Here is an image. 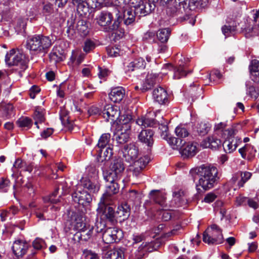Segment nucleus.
<instances>
[{"label":"nucleus","instance_id":"nucleus-1","mask_svg":"<svg viewBox=\"0 0 259 259\" xmlns=\"http://www.w3.org/2000/svg\"><path fill=\"white\" fill-rule=\"evenodd\" d=\"M192 174H195L198 177V184L196 185L198 191L201 186L205 191L212 188L219 179L218 171L217 167L213 166L203 165L191 171Z\"/></svg>","mask_w":259,"mask_h":259},{"label":"nucleus","instance_id":"nucleus-2","mask_svg":"<svg viewBox=\"0 0 259 259\" xmlns=\"http://www.w3.org/2000/svg\"><path fill=\"white\" fill-rule=\"evenodd\" d=\"M53 45L50 36L44 34H35L27 40L26 48L34 54L45 55Z\"/></svg>","mask_w":259,"mask_h":259},{"label":"nucleus","instance_id":"nucleus-3","mask_svg":"<svg viewBox=\"0 0 259 259\" xmlns=\"http://www.w3.org/2000/svg\"><path fill=\"white\" fill-rule=\"evenodd\" d=\"M113 20L112 14L107 11L102 12L97 18L98 24L101 26H108V31H119L121 34H123L124 29L121 27L122 18L121 16H118L115 20L112 25L111 23Z\"/></svg>","mask_w":259,"mask_h":259},{"label":"nucleus","instance_id":"nucleus-4","mask_svg":"<svg viewBox=\"0 0 259 259\" xmlns=\"http://www.w3.org/2000/svg\"><path fill=\"white\" fill-rule=\"evenodd\" d=\"M5 61L9 66H18L20 73L27 68L25 55L19 50H10L6 55Z\"/></svg>","mask_w":259,"mask_h":259},{"label":"nucleus","instance_id":"nucleus-5","mask_svg":"<svg viewBox=\"0 0 259 259\" xmlns=\"http://www.w3.org/2000/svg\"><path fill=\"white\" fill-rule=\"evenodd\" d=\"M203 241L208 244L222 243L224 238L222 230L215 224L211 225L203 233Z\"/></svg>","mask_w":259,"mask_h":259},{"label":"nucleus","instance_id":"nucleus-6","mask_svg":"<svg viewBox=\"0 0 259 259\" xmlns=\"http://www.w3.org/2000/svg\"><path fill=\"white\" fill-rule=\"evenodd\" d=\"M160 122L161 123H160V121H158L157 125H159L158 130L160 131L161 137L166 140L172 149H180L182 141L176 139V137H172L169 134L167 122L166 121L164 122L161 121Z\"/></svg>","mask_w":259,"mask_h":259},{"label":"nucleus","instance_id":"nucleus-7","mask_svg":"<svg viewBox=\"0 0 259 259\" xmlns=\"http://www.w3.org/2000/svg\"><path fill=\"white\" fill-rule=\"evenodd\" d=\"M122 120L121 124H124L126 129L119 130L114 133L113 139L117 141V143L120 144H123L127 142L130 138L129 130L130 126L128 124L130 121L132 120V116L127 115L126 117H124L123 119L122 118L120 119Z\"/></svg>","mask_w":259,"mask_h":259},{"label":"nucleus","instance_id":"nucleus-8","mask_svg":"<svg viewBox=\"0 0 259 259\" xmlns=\"http://www.w3.org/2000/svg\"><path fill=\"white\" fill-rule=\"evenodd\" d=\"M123 237L121 230L116 228H107L103 232L102 239L106 244L118 242Z\"/></svg>","mask_w":259,"mask_h":259},{"label":"nucleus","instance_id":"nucleus-9","mask_svg":"<svg viewBox=\"0 0 259 259\" xmlns=\"http://www.w3.org/2000/svg\"><path fill=\"white\" fill-rule=\"evenodd\" d=\"M121 151L125 160L128 162H133L139 155V148L134 143L124 145Z\"/></svg>","mask_w":259,"mask_h":259},{"label":"nucleus","instance_id":"nucleus-10","mask_svg":"<svg viewBox=\"0 0 259 259\" xmlns=\"http://www.w3.org/2000/svg\"><path fill=\"white\" fill-rule=\"evenodd\" d=\"M103 116L107 121L111 123L118 120L120 116V110L117 106L110 104L106 105L102 111Z\"/></svg>","mask_w":259,"mask_h":259},{"label":"nucleus","instance_id":"nucleus-11","mask_svg":"<svg viewBox=\"0 0 259 259\" xmlns=\"http://www.w3.org/2000/svg\"><path fill=\"white\" fill-rule=\"evenodd\" d=\"M252 174L248 171H238L233 175L230 183L239 188L243 187L244 184L250 179Z\"/></svg>","mask_w":259,"mask_h":259},{"label":"nucleus","instance_id":"nucleus-12","mask_svg":"<svg viewBox=\"0 0 259 259\" xmlns=\"http://www.w3.org/2000/svg\"><path fill=\"white\" fill-rule=\"evenodd\" d=\"M71 228L74 230H81L86 228L83 217L79 213L73 212L70 216Z\"/></svg>","mask_w":259,"mask_h":259},{"label":"nucleus","instance_id":"nucleus-13","mask_svg":"<svg viewBox=\"0 0 259 259\" xmlns=\"http://www.w3.org/2000/svg\"><path fill=\"white\" fill-rule=\"evenodd\" d=\"M154 132L151 130L142 131L138 136L139 141L147 146L148 150H150L154 142L153 139Z\"/></svg>","mask_w":259,"mask_h":259},{"label":"nucleus","instance_id":"nucleus-14","mask_svg":"<svg viewBox=\"0 0 259 259\" xmlns=\"http://www.w3.org/2000/svg\"><path fill=\"white\" fill-rule=\"evenodd\" d=\"M150 199L155 203L158 204L161 209L166 210L169 208V206L166 202V198L164 195L158 190H152L149 194Z\"/></svg>","mask_w":259,"mask_h":259},{"label":"nucleus","instance_id":"nucleus-15","mask_svg":"<svg viewBox=\"0 0 259 259\" xmlns=\"http://www.w3.org/2000/svg\"><path fill=\"white\" fill-rule=\"evenodd\" d=\"M94 227L88 226L81 230H78L74 236V239L78 242L80 241H87L94 236Z\"/></svg>","mask_w":259,"mask_h":259},{"label":"nucleus","instance_id":"nucleus-16","mask_svg":"<svg viewBox=\"0 0 259 259\" xmlns=\"http://www.w3.org/2000/svg\"><path fill=\"white\" fill-rule=\"evenodd\" d=\"M29 244L22 240L15 241L12 246L14 254L18 258L22 257L27 251Z\"/></svg>","mask_w":259,"mask_h":259},{"label":"nucleus","instance_id":"nucleus-17","mask_svg":"<svg viewBox=\"0 0 259 259\" xmlns=\"http://www.w3.org/2000/svg\"><path fill=\"white\" fill-rule=\"evenodd\" d=\"M99 212L102 213L105 218L112 224H114L117 222L116 219V212L112 206H106L103 203L100 204V207L98 208Z\"/></svg>","mask_w":259,"mask_h":259},{"label":"nucleus","instance_id":"nucleus-18","mask_svg":"<svg viewBox=\"0 0 259 259\" xmlns=\"http://www.w3.org/2000/svg\"><path fill=\"white\" fill-rule=\"evenodd\" d=\"M72 197L75 202L82 205L89 203L92 199L91 195L84 191L75 192Z\"/></svg>","mask_w":259,"mask_h":259},{"label":"nucleus","instance_id":"nucleus-19","mask_svg":"<svg viewBox=\"0 0 259 259\" xmlns=\"http://www.w3.org/2000/svg\"><path fill=\"white\" fill-rule=\"evenodd\" d=\"M175 133L177 137L176 139L182 141L181 147L179 149H181L182 147L186 144L185 139L190 135V133L185 125H179L177 126Z\"/></svg>","mask_w":259,"mask_h":259},{"label":"nucleus","instance_id":"nucleus-20","mask_svg":"<svg viewBox=\"0 0 259 259\" xmlns=\"http://www.w3.org/2000/svg\"><path fill=\"white\" fill-rule=\"evenodd\" d=\"M166 91L160 87L155 89L153 92V99L160 104H165L168 101Z\"/></svg>","mask_w":259,"mask_h":259},{"label":"nucleus","instance_id":"nucleus-21","mask_svg":"<svg viewBox=\"0 0 259 259\" xmlns=\"http://www.w3.org/2000/svg\"><path fill=\"white\" fill-rule=\"evenodd\" d=\"M241 142V139L238 137L226 139L223 144L224 151L226 153H231L236 150Z\"/></svg>","mask_w":259,"mask_h":259},{"label":"nucleus","instance_id":"nucleus-22","mask_svg":"<svg viewBox=\"0 0 259 259\" xmlns=\"http://www.w3.org/2000/svg\"><path fill=\"white\" fill-rule=\"evenodd\" d=\"M168 69L170 71H173V78L179 79L187 75V72L184 66L179 65L178 67H174L171 64H165L163 69Z\"/></svg>","mask_w":259,"mask_h":259},{"label":"nucleus","instance_id":"nucleus-23","mask_svg":"<svg viewBox=\"0 0 259 259\" xmlns=\"http://www.w3.org/2000/svg\"><path fill=\"white\" fill-rule=\"evenodd\" d=\"M221 143L220 139L214 135H212L204 139L201 143V146L204 148H209L215 150L221 146Z\"/></svg>","mask_w":259,"mask_h":259},{"label":"nucleus","instance_id":"nucleus-24","mask_svg":"<svg viewBox=\"0 0 259 259\" xmlns=\"http://www.w3.org/2000/svg\"><path fill=\"white\" fill-rule=\"evenodd\" d=\"M97 154V159L99 162L108 160L113 154V149L110 147H106L105 149L100 148L95 149Z\"/></svg>","mask_w":259,"mask_h":259},{"label":"nucleus","instance_id":"nucleus-25","mask_svg":"<svg viewBox=\"0 0 259 259\" xmlns=\"http://www.w3.org/2000/svg\"><path fill=\"white\" fill-rule=\"evenodd\" d=\"M124 96L125 90L120 87L112 89L109 94L110 100L115 103L120 102Z\"/></svg>","mask_w":259,"mask_h":259},{"label":"nucleus","instance_id":"nucleus-26","mask_svg":"<svg viewBox=\"0 0 259 259\" xmlns=\"http://www.w3.org/2000/svg\"><path fill=\"white\" fill-rule=\"evenodd\" d=\"M159 81L160 78H158L156 74L148 75L140 89L142 92H145L150 90L155 84L159 82Z\"/></svg>","mask_w":259,"mask_h":259},{"label":"nucleus","instance_id":"nucleus-27","mask_svg":"<svg viewBox=\"0 0 259 259\" xmlns=\"http://www.w3.org/2000/svg\"><path fill=\"white\" fill-rule=\"evenodd\" d=\"M179 150L183 156L186 157L193 156L197 152V147L196 144L188 143L187 145L183 146L181 149Z\"/></svg>","mask_w":259,"mask_h":259},{"label":"nucleus","instance_id":"nucleus-28","mask_svg":"<svg viewBox=\"0 0 259 259\" xmlns=\"http://www.w3.org/2000/svg\"><path fill=\"white\" fill-rule=\"evenodd\" d=\"M146 62L142 57H138L130 62L126 66V71H133L137 69L145 68Z\"/></svg>","mask_w":259,"mask_h":259},{"label":"nucleus","instance_id":"nucleus-29","mask_svg":"<svg viewBox=\"0 0 259 259\" xmlns=\"http://www.w3.org/2000/svg\"><path fill=\"white\" fill-rule=\"evenodd\" d=\"M251 79L255 82H259V61L252 60L249 66Z\"/></svg>","mask_w":259,"mask_h":259},{"label":"nucleus","instance_id":"nucleus-30","mask_svg":"<svg viewBox=\"0 0 259 259\" xmlns=\"http://www.w3.org/2000/svg\"><path fill=\"white\" fill-rule=\"evenodd\" d=\"M185 199L183 191L179 190L173 193V199L171 203L168 205L169 208L171 207H180L185 203Z\"/></svg>","mask_w":259,"mask_h":259},{"label":"nucleus","instance_id":"nucleus-31","mask_svg":"<svg viewBox=\"0 0 259 259\" xmlns=\"http://www.w3.org/2000/svg\"><path fill=\"white\" fill-rule=\"evenodd\" d=\"M83 187L87 189L91 193H97L100 189V184L97 182H92L88 179H83L81 181Z\"/></svg>","mask_w":259,"mask_h":259},{"label":"nucleus","instance_id":"nucleus-32","mask_svg":"<svg viewBox=\"0 0 259 259\" xmlns=\"http://www.w3.org/2000/svg\"><path fill=\"white\" fill-rule=\"evenodd\" d=\"M136 123L143 128L156 126L158 122L156 120L146 116L138 118L136 121Z\"/></svg>","mask_w":259,"mask_h":259},{"label":"nucleus","instance_id":"nucleus-33","mask_svg":"<svg viewBox=\"0 0 259 259\" xmlns=\"http://www.w3.org/2000/svg\"><path fill=\"white\" fill-rule=\"evenodd\" d=\"M136 15V14L133 10V8L125 10L123 17H122V20H123V24L127 26L134 23L135 21Z\"/></svg>","mask_w":259,"mask_h":259},{"label":"nucleus","instance_id":"nucleus-34","mask_svg":"<svg viewBox=\"0 0 259 259\" xmlns=\"http://www.w3.org/2000/svg\"><path fill=\"white\" fill-rule=\"evenodd\" d=\"M133 10L136 14V15L146 16L150 12V9L147 8V5H144L142 0H139V4L137 5L134 6Z\"/></svg>","mask_w":259,"mask_h":259},{"label":"nucleus","instance_id":"nucleus-35","mask_svg":"<svg viewBox=\"0 0 259 259\" xmlns=\"http://www.w3.org/2000/svg\"><path fill=\"white\" fill-rule=\"evenodd\" d=\"M130 215V208L128 206L125 204L118 206L116 212V218H120L124 221L127 219Z\"/></svg>","mask_w":259,"mask_h":259},{"label":"nucleus","instance_id":"nucleus-36","mask_svg":"<svg viewBox=\"0 0 259 259\" xmlns=\"http://www.w3.org/2000/svg\"><path fill=\"white\" fill-rule=\"evenodd\" d=\"M123 162L121 158L116 159L111 165V169L120 177L124 170Z\"/></svg>","mask_w":259,"mask_h":259},{"label":"nucleus","instance_id":"nucleus-37","mask_svg":"<svg viewBox=\"0 0 259 259\" xmlns=\"http://www.w3.org/2000/svg\"><path fill=\"white\" fill-rule=\"evenodd\" d=\"M103 177L104 180L108 182H117L120 178L111 168L109 169H103Z\"/></svg>","mask_w":259,"mask_h":259},{"label":"nucleus","instance_id":"nucleus-38","mask_svg":"<svg viewBox=\"0 0 259 259\" xmlns=\"http://www.w3.org/2000/svg\"><path fill=\"white\" fill-rule=\"evenodd\" d=\"M123 252L121 249H113L108 251L103 259H123Z\"/></svg>","mask_w":259,"mask_h":259},{"label":"nucleus","instance_id":"nucleus-39","mask_svg":"<svg viewBox=\"0 0 259 259\" xmlns=\"http://www.w3.org/2000/svg\"><path fill=\"white\" fill-rule=\"evenodd\" d=\"M111 138V135L109 133L102 134L100 137L98 143L95 147V149L103 148L105 149L108 145Z\"/></svg>","mask_w":259,"mask_h":259},{"label":"nucleus","instance_id":"nucleus-40","mask_svg":"<svg viewBox=\"0 0 259 259\" xmlns=\"http://www.w3.org/2000/svg\"><path fill=\"white\" fill-rule=\"evenodd\" d=\"M211 128V124L208 122H200L196 126V131L200 136L206 135Z\"/></svg>","mask_w":259,"mask_h":259},{"label":"nucleus","instance_id":"nucleus-41","mask_svg":"<svg viewBox=\"0 0 259 259\" xmlns=\"http://www.w3.org/2000/svg\"><path fill=\"white\" fill-rule=\"evenodd\" d=\"M3 116L6 118H10L15 115L14 107L11 104H7L2 107Z\"/></svg>","mask_w":259,"mask_h":259},{"label":"nucleus","instance_id":"nucleus-42","mask_svg":"<svg viewBox=\"0 0 259 259\" xmlns=\"http://www.w3.org/2000/svg\"><path fill=\"white\" fill-rule=\"evenodd\" d=\"M170 34L168 28L159 29L157 33V37L159 41L164 43L167 42Z\"/></svg>","mask_w":259,"mask_h":259},{"label":"nucleus","instance_id":"nucleus-43","mask_svg":"<svg viewBox=\"0 0 259 259\" xmlns=\"http://www.w3.org/2000/svg\"><path fill=\"white\" fill-rule=\"evenodd\" d=\"M17 123L19 127L28 129L31 127L32 121L28 117H22L17 120Z\"/></svg>","mask_w":259,"mask_h":259},{"label":"nucleus","instance_id":"nucleus-44","mask_svg":"<svg viewBox=\"0 0 259 259\" xmlns=\"http://www.w3.org/2000/svg\"><path fill=\"white\" fill-rule=\"evenodd\" d=\"M110 184L106 186V192L108 195H114L117 193L119 190V187L117 182H109Z\"/></svg>","mask_w":259,"mask_h":259},{"label":"nucleus","instance_id":"nucleus-45","mask_svg":"<svg viewBox=\"0 0 259 259\" xmlns=\"http://www.w3.org/2000/svg\"><path fill=\"white\" fill-rule=\"evenodd\" d=\"M50 60L51 62L56 63L62 61L63 59V56L59 51L53 49L49 54Z\"/></svg>","mask_w":259,"mask_h":259},{"label":"nucleus","instance_id":"nucleus-46","mask_svg":"<svg viewBox=\"0 0 259 259\" xmlns=\"http://www.w3.org/2000/svg\"><path fill=\"white\" fill-rule=\"evenodd\" d=\"M59 186L57 187L55 191L52 193V194L49 196H46L44 197L43 200L44 202L46 204L47 203H57L59 201L58 199H54V197H56L58 194V191L59 190Z\"/></svg>","mask_w":259,"mask_h":259},{"label":"nucleus","instance_id":"nucleus-47","mask_svg":"<svg viewBox=\"0 0 259 259\" xmlns=\"http://www.w3.org/2000/svg\"><path fill=\"white\" fill-rule=\"evenodd\" d=\"M150 158L148 156L145 155L140 157L138 160L135 161L134 165L139 167L141 168L144 169L147 164L149 163Z\"/></svg>","mask_w":259,"mask_h":259},{"label":"nucleus","instance_id":"nucleus-48","mask_svg":"<svg viewBox=\"0 0 259 259\" xmlns=\"http://www.w3.org/2000/svg\"><path fill=\"white\" fill-rule=\"evenodd\" d=\"M33 118L35 120L34 124L36 125L37 128H39L37 125L38 123H41L45 120L44 114L42 111L36 109L33 114Z\"/></svg>","mask_w":259,"mask_h":259},{"label":"nucleus","instance_id":"nucleus-49","mask_svg":"<svg viewBox=\"0 0 259 259\" xmlns=\"http://www.w3.org/2000/svg\"><path fill=\"white\" fill-rule=\"evenodd\" d=\"M112 195H108L106 193H105L103 194L102 197L101 198L100 201L98 204V207H100V204L103 203L106 206H111L112 200L111 199Z\"/></svg>","mask_w":259,"mask_h":259},{"label":"nucleus","instance_id":"nucleus-50","mask_svg":"<svg viewBox=\"0 0 259 259\" xmlns=\"http://www.w3.org/2000/svg\"><path fill=\"white\" fill-rule=\"evenodd\" d=\"M77 30L81 35L85 36L89 32L88 26L85 21L81 20L78 22L77 24Z\"/></svg>","mask_w":259,"mask_h":259},{"label":"nucleus","instance_id":"nucleus-51","mask_svg":"<svg viewBox=\"0 0 259 259\" xmlns=\"http://www.w3.org/2000/svg\"><path fill=\"white\" fill-rule=\"evenodd\" d=\"M236 30V27L231 26L230 25L227 26L225 25L222 27V32L226 37L230 36L231 34H233Z\"/></svg>","mask_w":259,"mask_h":259},{"label":"nucleus","instance_id":"nucleus-52","mask_svg":"<svg viewBox=\"0 0 259 259\" xmlns=\"http://www.w3.org/2000/svg\"><path fill=\"white\" fill-rule=\"evenodd\" d=\"M94 229L97 233H101L103 234V232L106 229V224L104 221L98 220L96 222L95 226L94 227Z\"/></svg>","mask_w":259,"mask_h":259},{"label":"nucleus","instance_id":"nucleus-53","mask_svg":"<svg viewBox=\"0 0 259 259\" xmlns=\"http://www.w3.org/2000/svg\"><path fill=\"white\" fill-rule=\"evenodd\" d=\"M237 130L235 126H232L227 130H224L223 134L224 135V138H226L227 139L230 138H235L234 136L236 134Z\"/></svg>","mask_w":259,"mask_h":259},{"label":"nucleus","instance_id":"nucleus-54","mask_svg":"<svg viewBox=\"0 0 259 259\" xmlns=\"http://www.w3.org/2000/svg\"><path fill=\"white\" fill-rule=\"evenodd\" d=\"M95 48V43L90 39H88L85 41L83 46V51L85 53H89L93 50Z\"/></svg>","mask_w":259,"mask_h":259},{"label":"nucleus","instance_id":"nucleus-55","mask_svg":"<svg viewBox=\"0 0 259 259\" xmlns=\"http://www.w3.org/2000/svg\"><path fill=\"white\" fill-rule=\"evenodd\" d=\"M246 86L247 88V94L252 98H256L258 96V93L256 92L255 88L251 85H249L248 83H246Z\"/></svg>","mask_w":259,"mask_h":259},{"label":"nucleus","instance_id":"nucleus-56","mask_svg":"<svg viewBox=\"0 0 259 259\" xmlns=\"http://www.w3.org/2000/svg\"><path fill=\"white\" fill-rule=\"evenodd\" d=\"M140 194L135 190H132L128 193V199L131 201L134 202L138 201L140 199Z\"/></svg>","mask_w":259,"mask_h":259},{"label":"nucleus","instance_id":"nucleus-57","mask_svg":"<svg viewBox=\"0 0 259 259\" xmlns=\"http://www.w3.org/2000/svg\"><path fill=\"white\" fill-rule=\"evenodd\" d=\"M54 12L53 6L50 3H47L44 4L42 12L46 15H49L53 13Z\"/></svg>","mask_w":259,"mask_h":259},{"label":"nucleus","instance_id":"nucleus-58","mask_svg":"<svg viewBox=\"0 0 259 259\" xmlns=\"http://www.w3.org/2000/svg\"><path fill=\"white\" fill-rule=\"evenodd\" d=\"M83 255L86 259H98L97 254L88 249L83 250Z\"/></svg>","mask_w":259,"mask_h":259},{"label":"nucleus","instance_id":"nucleus-59","mask_svg":"<svg viewBox=\"0 0 259 259\" xmlns=\"http://www.w3.org/2000/svg\"><path fill=\"white\" fill-rule=\"evenodd\" d=\"M241 29H242V31L244 33L245 35V36L247 37H248L250 35V33L251 32H253L254 34H256V33H255V32H256V27H241Z\"/></svg>","mask_w":259,"mask_h":259},{"label":"nucleus","instance_id":"nucleus-60","mask_svg":"<svg viewBox=\"0 0 259 259\" xmlns=\"http://www.w3.org/2000/svg\"><path fill=\"white\" fill-rule=\"evenodd\" d=\"M203 0H190L189 2V6L191 7L190 9H191V7H194V9L195 8H197L199 7H203Z\"/></svg>","mask_w":259,"mask_h":259},{"label":"nucleus","instance_id":"nucleus-61","mask_svg":"<svg viewBox=\"0 0 259 259\" xmlns=\"http://www.w3.org/2000/svg\"><path fill=\"white\" fill-rule=\"evenodd\" d=\"M44 244V241L40 238H36L33 242V246L36 249H40Z\"/></svg>","mask_w":259,"mask_h":259},{"label":"nucleus","instance_id":"nucleus-62","mask_svg":"<svg viewBox=\"0 0 259 259\" xmlns=\"http://www.w3.org/2000/svg\"><path fill=\"white\" fill-rule=\"evenodd\" d=\"M88 113L90 115H97L101 113L100 109L96 106H92L88 110Z\"/></svg>","mask_w":259,"mask_h":259},{"label":"nucleus","instance_id":"nucleus-63","mask_svg":"<svg viewBox=\"0 0 259 259\" xmlns=\"http://www.w3.org/2000/svg\"><path fill=\"white\" fill-rule=\"evenodd\" d=\"M217 198V195L213 193H208L204 198V201L206 203H210L213 201Z\"/></svg>","mask_w":259,"mask_h":259},{"label":"nucleus","instance_id":"nucleus-64","mask_svg":"<svg viewBox=\"0 0 259 259\" xmlns=\"http://www.w3.org/2000/svg\"><path fill=\"white\" fill-rule=\"evenodd\" d=\"M107 53L110 57H116L119 55V50L117 48H108Z\"/></svg>","mask_w":259,"mask_h":259}]
</instances>
